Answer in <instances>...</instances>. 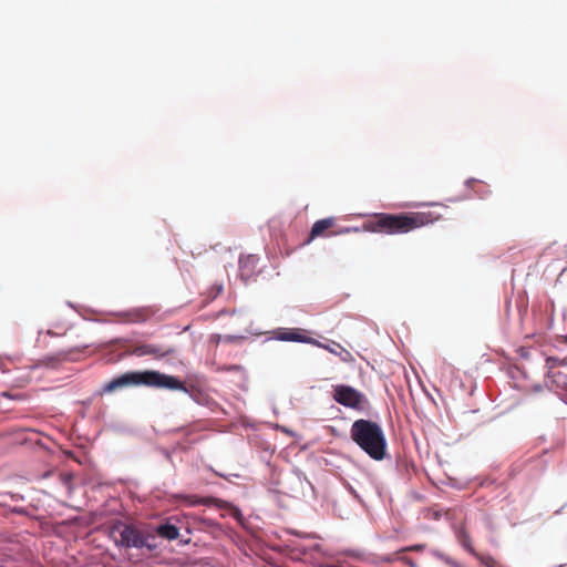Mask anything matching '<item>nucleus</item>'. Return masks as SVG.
<instances>
[{
	"mask_svg": "<svg viewBox=\"0 0 567 567\" xmlns=\"http://www.w3.org/2000/svg\"><path fill=\"white\" fill-rule=\"evenodd\" d=\"M441 215L433 212H411L401 214H375L362 225L364 231L388 235L406 234L439 220Z\"/></svg>",
	"mask_w": 567,
	"mask_h": 567,
	"instance_id": "nucleus-1",
	"label": "nucleus"
},
{
	"mask_svg": "<svg viewBox=\"0 0 567 567\" xmlns=\"http://www.w3.org/2000/svg\"><path fill=\"white\" fill-rule=\"evenodd\" d=\"M141 385L155 389H167L172 391H183L188 393V390L183 381L176 377L168 375L155 370L130 371L123 373L107 382L103 386V392L111 393L123 388Z\"/></svg>",
	"mask_w": 567,
	"mask_h": 567,
	"instance_id": "nucleus-2",
	"label": "nucleus"
},
{
	"mask_svg": "<svg viewBox=\"0 0 567 567\" xmlns=\"http://www.w3.org/2000/svg\"><path fill=\"white\" fill-rule=\"evenodd\" d=\"M351 440L372 460L382 461L386 456V439L380 424L359 419L350 429Z\"/></svg>",
	"mask_w": 567,
	"mask_h": 567,
	"instance_id": "nucleus-3",
	"label": "nucleus"
},
{
	"mask_svg": "<svg viewBox=\"0 0 567 567\" xmlns=\"http://www.w3.org/2000/svg\"><path fill=\"white\" fill-rule=\"evenodd\" d=\"M112 537L117 546L126 548H142L146 546L147 540V537L138 528L122 523L112 528Z\"/></svg>",
	"mask_w": 567,
	"mask_h": 567,
	"instance_id": "nucleus-4",
	"label": "nucleus"
},
{
	"mask_svg": "<svg viewBox=\"0 0 567 567\" xmlns=\"http://www.w3.org/2000/svg\"><path fill=\"white\" fill-rule=\"evenodd\" d=\"M332 398L337 403L353 410H362L368 403L363 393L346 384L333 386Z\"/></svg>",
	"mask_w": 567,
	"mask_h": 567,
	"instance_id": "nucleus-5",
	"label": "nucleus"
},
{
	"mask_svg": "<svg viewBox=\"0 0 567 567\" xmlns=\"http://www.w3.org/2000/svg\"><path fill=\"white\" fill-rule=\"evenodd\" d=\"M157 311L158 309L154 306H144L116 312L115 316L118 318L120 322L143 323L156 315Z\"/></svg>",
	"mask_w": 567,
	"mask_h": 567,
	"instance_id": "nucleus-6",
	"label": "nucleus"
},
{
	"mask_svg": "<svg viewBox=\"0 0 567 567\" xmlns=\"http://www.w3.org/2000/svg\"><path fill=\"white\" fill-rule=\"evenodd\" d=\"M177 497L183 499L189 506H195V505H199V504H203V505L214 504L218 508H229L231 511V516L237 519H239L241 517V513L237 507L233 506L231 504H229L228 502L223 501V499H218V498H214V497L199 498L196 495H181Z\"/></svg>",
	"mask_w": 567,
	"mask_h": 567,
	"instance_id": "nucleus-7",
	"label": "nucleus"
},
{
	"mask_svg": "<svg viewBox=\"0 0 567 567\" xmlns=\"http://www.w3.org/2000/svg\"><path fill=\"white\" fill-rule=\"evenodd\" d=\"M173 352L172 348L155 343H136L130 351L131 354L136 357L151 355L155 359L164 358Z\"/></svg>",
	"mask_w": 567,
	"mask_h": 567,
	"instance_id": "nucleus-8",
	"label": "nucleus"
},
{
	"mask_svg": "<svg viewBox=\"0 0 567 567\" xmlns=\"http://www.w3.org/2000/svg\"><path fill=\"white\" fill-rule=\"evenodd\" d=\"M334 225H336L334 217H328V218L317 220L312 225L310 236H309V239L307 240V243H310L311 240H313L317 237L334 236V235H339V234H343V233H349L351 230L350 228H346L344 230L327 233L328 230L332 229L334 227Z\"/></svg>",
	"mask_w": 567,
	"mask_h": 567,
	"instance_id": "nucleus-9",
	"label": "nucleus"
},
{
	"mask_svg": "<svg viewBox=\"0 0 567 567\" xmlns=\"http://www.w3.org/2000/svg\"><path fill=\"white\" fill-rule=\"evenodd\" d=\"M156 533L159 537L168 540L177 539L179 536L178 528L175 525L171 524L169 522L158 525L156 528Z\"/></svg>",
	"mask_w": 567,
	"mask_h": 567,
	"instance_id": "nucleus-10",
	"label": "nucleus"
},
{
	"mask_svg": "<svg viewBox=\"0 0 567 567\" xmlns=\"http://www.w3.org/2000/svg\"><path fill=\"white\" fill-rule=\"evenodd\" d=\"M457 539L460 544L471 554H475L472 539L465 529H461L457 533Z\"/></svg>",
	"mask_w": 567,
	"mask_h": 567,
	"instance_id": "nucleus-11",
	"label": "nucleus"
},
{
	"mask_svg": "<svg viewBox=\"0 0 567 567\" xmlns=\"http://www.w3.org/2000/svg\"><path fill=\"white\" fill-rule=\"evenodd\" d=\"M279 339L284 341L310 342V339L300 336L296 331H285L280 333Z\"/></svg>",
	"mask_w": 567,
	"mask_h": 567,
	"instance_id": "nucleus-12",
	"label": "nucleus"
},
{
	"mask_svg": "<svg viewBox=\"0 0 567 567\" xmlns=\"http://www.w3.org/2000/svg\"><path fill=\"white\" fill-rule=\"evenodd\" d=\"M399 553L394 554V555H388L385 557L382 558L383 561H386V563H391L393 561L394 559H400L402 560L403 563L414 567V561L411 559V558H408V557H399L398 556Z\"/></svg>",
	"mask_w": 567,
	"mask_h": 567,
	"instance_id": "nucleus-13",
	"label": "nucleus"
},
{
	"mask_svg": "<svg viewBox=\"0 0 567 567\" xmlns=\"http://www.w3.org/2000/svg\"><path fill=\"white\" fill-rule=\"evenodd\" d=\"M424 548H425L424 544H417V545H412V546L401 548L398 553L422 551V550H424Z\"/></svg>",
	"mask_w": 567,
	"mask_h": 567,
	"instance_id": "nucleus-14",
	"label": "nucleus"
},
{
	"mask_svg": "<svg viewBox=\"0 0 567 567\" xmlns=\"http://www.w3.org/2000/svg\"><path fill=\"white\" fill-rule=\"evenodd\" d=\"M336 348L340 349L341 350V353L342 354V360L344 362H348L352 357H351V353L347 350H344L339 343H334Z\"/></svg>",
	"mask_w": 567,
	"mask_h": 567,
	"instance_id": "nucleus-15",
	"label": "nucleus"
},
{
	"mask_svg": "<svg viewBox=\"0 0 567 567\" xmlns=\"http://www.w3.org/2000/svg\"><path fill=\"white\" fill-rule=\"evenodd\" d=\"M218 370H221V371H240L241 370V367L240 365H237V364H234V365H224L221 368H219Z\"/></svg>",
	"mask_w": 567,
	"mask_h": 567,
	"instance_id": "nucleus-16",
	"label": "nucleus"
},
{
	"mask_svg": "<svg viewBox=\"0 0 567 567\" xmlns=\"http://www.w3.org/2000/svg\"><path fill=\"white\" fill-rule=\"evenodd\" d=\"M482 561L488 566V567H494V564H495V560L493 557L491 556H487V557H482Z\"/></svg>",
	"mask_w": 567,
	"mask_h": 567,
	"instance_id": "nucleus-17",
	"label": "nucleus"
},
{
	"mask_svg": "<svg viewBox=\"0 0 567 567\" xmlns=\"http://www.w3.org/2000/svg\"><path fill=\"white\" fill-rule=\"evenodd\" d=\"M212 290H213V292H214L213 298H215V297H217L219 293H221V291H223V286H221V285H214V286L212 287Z\"/></svg>",
	"mask_w": 567,
	"mask_h": 567,
	"instance_id": "nucleus-18",
	"label": "nucleus"
},
{
	"mask_svg": "<svg viewBox=\"0 0 567 567\" xmlns=\"http://www.w3.org/2000/svg\"><path fill=\"white\" fill-rule=\"evenodd\" d=\"M241 339L243 338L235 337V336H226V337H224V341H226V342H234V341L241 340Z\"/></svg>",
	"mask_w": 567,
	"mask_h": 567,
	"instance_id": "nucleus-19",
	"label": "nucleus"
},
{
	"mask_svg": "<svg viewBox=\"0 0 567 567\" xmlns=\"http://www.w3.org/2000/svg\"><path fill=\"white\" fill-rule=\"evenodd\" d=\"M224 338L220 334H215L212 337V341L215 343H219Z\"/></svg>",
	"mask_w": 567,
	"mask_h": 567,
	"instance_id": "nucleus-20",
	"label": "nucleus"
},
{
	"mask_svg": "<svg viewBox=\"0 0 567 567\" xmlns=\"http://www.w3.org/2000/svg\"><path fill=\"white\" fill-rule=\"evenodd\" d=\"M564 327H565V330H566L565 338L567 339V309L564 312Z\"/></svg>",
	"mask_w": 567,
	"mask_h": 567,
	"instance_id": "nucleus-21",
	"label": "nucleus"
},
{
	"mask_svg": "<svg viewBox=\"0 0 567 567\" xmlns=\"http://www.w3.org/2000/svg\"><path fill=\"white\" fill-rule=\"evenodd\" d=\"M324 348L332 353H336V354L338 353L336 348H329V347H324Z\"/></svg>",
	"mask_w": 567,
	"mask_h": 567,
	"instance_id": "nucleus-22",
	"label": "nucleus"
}]
</instances>
